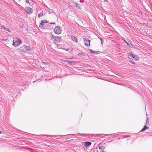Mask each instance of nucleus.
<instances>
[{
    "label": "nucleus",
    "instance_id": "nucleus-1",
    "mask_svg": "<svg viewBox=\"0 0 152 152\" xmlns=\"http://www.w3.org/2000/svg\"><path fill=\"white\" fill-rule=\"evenodd\" d=\"M22 41L19 39L15 38L13 41V45L15 47L18 46L20 44H21Z\"/></svg>",
    "mask_w": 152,
    "mask_h": 152
},
{
    "label": "nucleus",
    "instance_id": "nucleus-2",
    "mask_svg": "<svg viewBox=\"0 0 152 152\" xmlns=\"http://www.w3.org/2000/svg\"><path fill=\"white\" fill-rule=\"evenodd\" d=\"M31 48L29 46H24L20 48V50L21 52H27V51L30 50Z\"/></svg>",
    "mask_w": 152,
    "mask_h": 152
},
{
    "label": "nucleus",
    "instance_id": "nucleus-3",
    "mask_svg": "<svg viewBox=\"0 0 152 152\" xmlns=\"http://www.w3.org/2000/svg\"><path fill=\"white\" fill-rule=\"evenodd\" d=\"M54 31L55 34H59L61 33V31L60 26H57L54 28Z\"/></svg>",
    "mask_w": 152,
    "mask_h": 152
},
{
    "label": "nucleus",
    "instance_id": "nucleus-4",
    "mask_svg": "<svg viewBox=\"0 0 152 152\" xmlns=\"http://www.w3.org/2000/svg\"><path fill=\"white\" fill-rule=\"evenodd\" d=\"M26 11L28 14H31L33 11V10L31 8L29 7H26L25 8Z\"/></svg>",
    "mask_w": 152,
    "mask_h": 152
},
{
    "label": "nucleus",
    "instance_id": "nucleus-5",
    "mask_svg": "<svg viewBox=\"0 0 152 152\" xmlns=\"http://www.w3.org/2000/svg\"><path fill=\"white\" fill-rule=\"evenodd\" d=\"M37 136H48L49 137H50L51 138L52 137H53V138H56L58 136H60L61 137H62V135H37Z\"/></svg>",
    "mask_w": 152,
    "mask_h": 152
},
{
    "label": "nucleus",
    "instance_id": "nucleus-6",
    "mask_svg": "<svg viewBox=\"0 0 152 152\" xmlns=\"http://www.w3.org/2000/svg\"><path fill=\"white\" fill-rule=\"evenodd\" d=\"M84 40L85 42V44L87 46H90V41L88 39H86V38H84Z\"/></svg>",
    "mask_w": 152,
    "mask_h": 152
},
{
    "label": "nucleus",
    "instance_id": "nucleus-7",
    "mask_svg": "<svg viewBox=\"0 0 152 152\" xmlns=\"http://www.w3.org/2000/svg\"><path fill=\"white\" fill-rule=\"evenodd\" d=\"M91 144V143L88 142H85L84 143V145L85 147H87L90 146Z\"/></svg>",
    "mask_w": 152,
    "mask_h": 152
},
{
    "label": "nucleus",
    "instance_id": "nucleus-8",
    "mask_svg": "<svg viewBox=\"0 0 152 152\" xmlns=\"http://www.w3.org/2000/svg\"><path fill=\"white\" fill-rule=\"evenodd\" d=\"M61 39V37H54L53 39L56 41L58 42L60 41Z\"/></svg>",
    "mask_w": 152,
    "mask_h": 152
},
{
    "label": "nucleus",
    "instance_id": "nucleus-9",
    "mask_svg": "<svg viewBox=\"0 0 152 152\" xmlns=\"http://www.w3.org/2000/svg\"><path fill=\"white\" fill-rule=\"evenodd\" d=\"M1 29H3L4 30H5L6 31L9 32L10 31V30L8 28H6L4 26H1Z\"/></svg>",
    "mask_w": 152,
    "mask_h": 152
},
{
    "label": "nucleus",
    "instance_id": "nucleus-10",
    "mask_svg": "<svg viewBox=\"0 0 152 152\" xmlns=\"http://www.w3.org/2000/svg\"><path fill=\"white\" fill-rule=\"evenodd\" d=\"M71 38L73 41L76 42H77L76 37L75 36H72Z\"/></svg>",
    "mask_w": 152,
    "mask_h": 152
},
{
    "label": "nucleus",
    "instance_id": "nucleus-11",
    "mask_svg": "<svg viewBox=\"0 0 152 152\" xmlns=\"http://www.w3.org/2000/svg\"><path fill=\"white\" fill-rule=\"evenodd\" d=\"M149 128V127H147L146 125H145L140 132H144L145 131L146 129H148Z\"/></svg>",
    "mask_w": 152,
    "mask_h": 152
},
{
    "label": "nucleus",
    "instance_id": "nucleus-12",
    "mask_svg": "<svg viewBox=\"0 0 152 152\" xmlns=\"http://www.w3.org/2000/svg\"><path fill=\"white\" fill-rule=\"evenodd\" d=\"M139 59V57L136 56H134V57L133 59L134 60L137 61Z\"/></svg>",
    "mask_w": 152,
    "mask_h": 152
},
{
    "label": "nucleus",
    "instance_id": "nucleus-13",
    "mask_svg": "<svg viewBox=\"0 0 152 152\" xmlns=\"http://www.w3.org/2000/svg\"><path fill=\"white\" fill-rule=\"evenodd\" d=\"M44 25V24L41 21V23L39 25V27L40 28H42Z\"/></svg>",
    "mask_w": 152,
    "mask_h": 152
},
{
    "label": "nucleus",
    "instance_id": "nucleus-14",
    "mask_svg": "<svg viewBox=\"0 0 152 152\" xmlns=\"http://www.w3.org/2000/svg\"><path fill=\"white\" fill-rule=\"evenodd\" d=\"M134 56L132 54H130L129 55V58H131L133 59L134 57Z\"/></svg>",
    "mask_w": 152,
    "mask_h": 152
},
{
    "label": "nucleus",
    "instance_id": "nucleus-15",
    "mask_svg": "<svg viewBox=\"0 0 152 152\" xmlns=\"http://www.w3.org/2000/svg\"><path fill=\"white\" fill-rule=\"evenodd\" d=\"M44 15L43 13H42L41 14H38V17L39 18H40V17L43 16Z\"/></svg>",
    "mask_w": 152,
    "mask_h": 152
},
{
    "label": "nucleus",
    "instance_id": "nucleus-16",
    "mask_svg": "<svg viewBox=\"0 0 152 152\" xmlns=\"http://www.w3.org/2000/svg\"><path fill=\"white\" fill-rule=\"evenodd\" d=\"M89 51H90V52H91L92 53H95V51L91 49H89Z\"/></svg>",
    "mask_w": 152,
    "mask_h": 152
},
{
    "label": "nucleus",
    "instance_id": "nucleus-17",
    "mask_svg": "<svg viewBox=\"0 0 152 152\" xmlns=\"http://www.w3.org/2000/svg\"><path fill=\"white\" fill-rule=\"evenodd\" d=\"M42 23H43L44 24V23H47L48 22L46 20H42L41 21Z\"/></svg>",
    "mask_w": 152,
    "mask_h": 152
},
{
    "label": "nucleus",
    "instance_id": "nucleus-18",
    "mask_svg": "<svg viewBox=\"0 0 152 152\" xmlns=\"http://www.w3.org/2000/svg\"><path fill=\"white\" fill-rule=\"evenodd\" d=\"M66 62L68 64H70L71 63H73V62L70 61H66Z\"/></svg>",
    "mask_w": 152,
    "mask_h": 152
},
{
    "label": "nucleus",
    "instance_id": "nucleus-19",
    "mask_svg": "<svg viewBox=\"0 0 152 152\" xmlns=\"http://www.w3.org/2000/svg\"><path fill=\"white\" fill-rule=\"evenodd\" d=\"M44 64H45V65H46V64H48V63L47 62H42Z\"/></svg>",
    "mask_w": 152,
    "mask_h": 152
},
{
    "label": "nucleus",
    "instance_id": "nucleus-20",
    "mask_svg": "<svg viewBox=\"0 0 152 152\" xmlns=\"http://www.w3.org/2000/svg\"><path fill=\"white\" fill-rule=\"evenodd\" d=\"M63 49H64L65 50H66L67 51H68L69 50V48H66V49L63 48Z\"/></svg>",
    "mask_w": 152,
    "mask_h": 152
},
{
    "label": "nucleus",
    "instance_id": "nucleus-21",
    "mask_svg": "<svg viewBox=\"0 0 152 152\" xmlns=\"http://www.w3.org/2000/svg\"><path fill=\"white\" fill-rule=\"evenodd\" d=\"M130 62L131 63H132V64H135V63L134 62H133V61H130Z\"/></svg>",
    "mask_w": 152,
    "mask_h": 152
},
{
    "label": "nucleus",
    "instance_id": "nucleus-22",
    "mask_svg": "<svg viewBox=\"0 0 152 152\" xmlns=\"http://www.w3.org/2000/svg\"><path fill=\"white\" fill-rule=\"evenodd\" d=\"M26 3H29V0H26Z\"/></svg>",
    "mask_w": 152,
    "mask_h": 152
},
{
    "label": "nucleus",
    "instance_id": "nucleus-23",
    "mask_svg": "<svg viewBox=\"0 0 152 152\" xmlns=\"http://www.w3.org/2000/svg\"><path fill=\"white\" fill-rule=\"evenodd\" d=\"M74 135V134H67V135H66V136H69V135Z\"/></svg>",
    "mask_w": 152,
    "mask_h": 152
},
{
    "label": "nucleus",
    "instance_id": "nucleus-24",
    "mask_svg": "<svg viewBox=\"0 0 152 152\" xmlns=\"http://www.w3.org/2000/svg\"><path fill=\"white\" fill-rule=\"evenodd\" d=\"M51 38H53V39L54 38V37H54L52 34L51 35Z\"/></svg>",
    "mask_w": 152,
    "mask_h": 152
},
{
    "label": "nucleus",
    "instance_id": "nucleus-25",
    "mask_svg": "<svg viewBox=\"0 0 152 152\" xmlns=\"http://www.w3.org/2000/svg\"><path fill=\"white\" fill-rule=\"evenodd\" d=\"M50 24H53L54 25H55V23H50Z\"/></svg>",
    "mask_w": 152,
    "mask_h": 152
},
{
    "label": "nucleus",
    "instance_id": "nucleus-26",
    "mask_svg": "<svg viewBox=\"0 0 152 152\" xmlns=\"http://www.w3.org/2000/svg\"><path fill=\"white\" fill-rule=\"evenodd\" d=\"M82 53H80L78 54V56H81L82 55Z\"/></svg>",
    "mask_w": 152,
    "mask_h": 152
},
{
    "label": "nucleus",
    "instance_id": "nucleus-27",
    "mask_svg": "<svg viewBox=\"0 0 152 152\" xmlns=\"http://www.w3.org/2000/svg\"><path fill=\"white\" fill-rule=\"evenodd\" d=\"M124 41L126 43V44L127 45H129V44H128V43L125 40H124Z\"/></svg>",
    "mask_w": 152,
    "mask_h": 152
},
{
    "label": "nucleus",
    "instance_id": "nucleus-28",
    "mask_svg": "<svg viewBox=\"0 0 152 152\" xmlns=\"http://www.w3.org/2000/svg\"><path fill=\"white\" fill-rule=\"evenodd\" d=\"M83 0H80V2L81 3H82L83 2Z\"/></svg>",
    "mask_w": 152,
    "mask_h": 152
},
{
    "label": "nucleus",
    "instance_id": "nucleus-29",
    "mask_svg": "<svg viewBox=\"0 0 152 152\" xmlns=\"http://www.w3.org/2000/svg\"><path fill=\"white\" fill-rule=\"evenodd\" d=\"M100 40L101 41V43L102 44L103 43L102 42V39H100Z\"/></svg>",
    "mask_w": 152,
    "mask_h": 152
},
{
    "label": "nucleus",
    "instance_id": "nucleus-30",
    "mask_svg": "<svg viewBox=\"0 0 152 152\" xmlns=\"http://www.w3.org/2000/svg\"><path fill=\"white\" fill-rule=\"evenodd\" d=\"M112 134H106V135H105V136H107V135H112Z\"/></svg>",
    "mask_w": 152,
    "mask_h": 152
},
{
    "label": "nucleus",
    "instance_id": "nucleus-31",
    "mask_svg": "<svg viewBox=\"0 0 152 152\" xmlns=\"http://www.w3.org/2000/svg\"><path fill=\"white\" fill-rule=\"evenodd\" d=\"M77 4H76V7H77V6H78V5H77Z\"/></svg>",
    "mask_w": 152,
    "mask_h": 152
},
{
    "label": "nucleus",
    "instance_id": "nucleus-32",
    "mask_svg": "<svg viewBox=\"0 0 152 152\" xmlns=\"http://www.w3.org/2000/svg\"><path fill=\"white\" fill-rule=\"evenodd\" d=\"M77 4H76V7H77V6H78V5H77Z\"/></svg>",
    "mask_w": 152,
    "mask_h": 152
},
{
    "label": "nucleus",
    "instance_id": "nucleus-33",
    "mask_svg": "<svg viewBox=\"0 0 152 152\" xmlns=\"http://www.w3.org/2000/svg\"><path fill=\"white\" fill-rule=\"evenodd\" d=\"M1 133V132L0 131V134Z\"/></svg>",
    "mask_w": 152,
    "mask_h": 152
},
{
    "label": "nucleus",
    "instance_id": "nucleus-34",
    "mask_svg": "<svg viewBox=\"0 0 152 152\" xmlns=\"http://www.w3.org/2000/svg\"><path fill=\"white\" fill-rule=\"evenodd\" d=\"M99 149H101V147L99 148Z\"/></svg>",
    "mask_w": 152,
    "mask_h": 152
}]
</instances>
